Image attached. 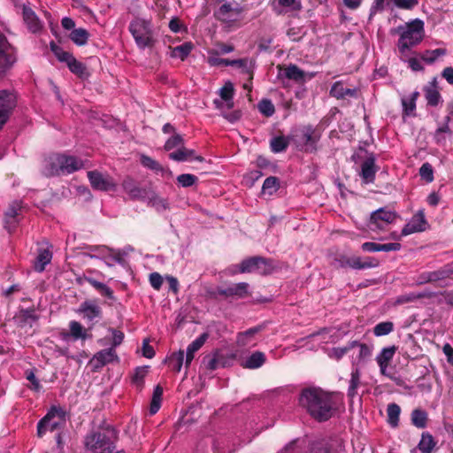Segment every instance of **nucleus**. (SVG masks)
I'll return each mask as SVG.
<instances>
[{"label":"nucleus","instance_id":"17","mask_svg":"<svg viewBox=\"0 0 453 453\" xmlns=\"http://www.w3.org/2000/svg\"><path fill=\"white\" fill-rule=\"evenodd\" d=\"M22 18L27 29L31 33H38L42 29V23L35 12L25 4L22 5Z\"/></svg>","mask_w":453,"mask_h":453},{"label":"nucleus","instance_id":"50","mask_svg":"<svg viewBox=\"0 0 453 453\" xmlns=\"http://www.w3.org/2000/svg\"><path fill=\"white\" fill-rule=\"evenodd\" d=\"M425 96L427 101V104L430 106H437L440 103L441 96L437 88H425Z\"/></svg>","mask_w":453,"mask_h":453},{"label":"nucleus","instance_id":"6","mask_svg":"<svg viewBox=\"0 0 453 453\" xmlns=\"http://www.w3.org/2000/svg\"><path fill=\"white\" fill-rule=\"evenodd\" d=\"M272 271V265L270 260L259 257H250L242 261L239 265V273H247L257 272L260 274L266 275Z\"/></svg>","mask_w":453,"mask_h":453},{"label":"nucleus","instance_id":"60","mask_svg":"<svg viewBox=\"0 0 453 453\" xmlns=\"http://www.w3.org/2000/svg\"><path fill=\"white\" fill-rule=\"evenodd\" d=\"M419 175L427 182H432L434 180L433 166L427 162L424 163L419 168Z\"/></svg>","mask_w":453,"mask_h":453},{"label":"nucleus","instance_id":"63","mask_svg":"<svg viewBox=\"0 0 453 453\" xmlns=\"http://www.w3.org/2000/svg\"><path fill=\"white\" fill-rule=\"evenodd\" d=\"M356 347L359 348V352H358V356H357L359 361H365L371 357L372 349L367 344L359 343L357 342V344L356 345Z\"/></svg>","mask_w":453,"mask_h":453},{"label":"nucleus","instance_id":"18","mask_svg":"<svg viewBox=\"0 0 453 453\" xmlns=\"http://www.w3.org/2000/svg\"><path fill=\"white\" fill-rule=\"evenodd\" d=\"M304 151L315 153L318 150L317 143L320 139V133L312 126H307L303 129Z\"/></svg>","mask_w":453,"mask_h":453},{"label":"nucleus","instance_id":"32","mask_svg":"<svg viewBox=\"0 0 453 453\" xmlns=\"http://www.w3.org/2000/svg\"><path fill=\"white\" fill-rule=\"evenodd\" d=\"M437 441L434 440V436L428 432H424L421 434L418 449L421 453H433Z\"/></svg>","mask_w":453,"mask_h":453},{"label":"nucleus","instance_id":"38","mask_svg":"<svg viewBox=\"0 0 453 453\" xmlns=\"http://www.w3.org/2000/svg\"><path fill=\"white\" fill-rule=\"evenodd\" d=\"M203 362L206 363V368L211 371H214L219 367H225L226 364L225 356L219 353H215L212 357H205Z\"/></svg>","mask_w":453,"mask_h":453},{"label":"nucleus","instance_id":"49","mask_svg":"<svg viewBox=\"0 0 453 453\" xmlns=\"http://www.w3.org/2000/svg\"><path fill=\"white\" fill-rule=\"evenodd\" d=\"M234 94V88L232 82L227 81L225 83V85L220 88L219 96L222 100L227 103V105L229 108L233 107V102L229 104L230 101H232Z\"/></svg>","mask_w":453,"mask_h":453},{"label":"nucleus","instance_id":"37","mask_svg":"<svg viewBox=\"0 0 453 453\" xmlns=\"http://www.w3.org/2000/svg\"><path fill=\"white\" fill-rule=\"evenodd\" d=\"M67 66L69 70L80 79H88L90 75L87 66L83 63L78 61L75 58L68 63Z\"/></svg>","mask_w":453,"mask_h":453},{"label":"nucleus","instance_id":"31","mask_svg":"<svg viewBox=\"0 0 453 453\" xmlns=\"http://www.w3.org/2000/svg\"><path fill=\"white\" fill-rule=\"evenodd\" d=\"M84 280L96 290H97L102 296L107 297L110 300H115L113 290L106 284L100 282L91 277H85Z\"/></svg>","mask_w":453,"mask_h":453},{"label":"nucleus","instance_id":"22","mask_svg":"<svg viewBox=\"0 0 453 453\" xmlns=\"http://www.w3.org/2000/svg\"><path fill=\"white\" fill-rule=\"evenodd\" d=\"M169 157L177 162H184V161H198L203 162L204 157L202 156L196 155V151L194 150L187 149L184 145L175 151H173L169 154Z\"/></svg>","mask_w":453,"mask_h":453},{"label":"nucleus","instance_id":"19","mask_svg":"<svg viewBox=\"0 0 453 453\" xmlns=\"http://www.w3.org/2000/svg\"><path fill=\"white\" fill-rule=\"evenodd\" d=\"M378 167L373 155L369 156L361 164L360 176L365 183H373Z\"/></svg>","mask_w":453,"mask_h":453},{"label":"nucleus","instance_id":"54","mask_svg":"<svg viewBox=\"0 0 453 453\" xmlns=\"http://www.w3.org/2000/svg\"><path fill=\"white\" fill-rule=\"evenodd\" d=\"M193 45L191 42H185L181 45L176 46L173 50V56L184 60L191 52Z\"/></svg>","mask_w":453,"mask_h":453},{"label":"nucleus","instance_id":"43","mask_svg":"<svg viewBox=\"0 0 453 453\" xmlns=\"http://www.w3.org/2000/svg\"><path fill=\"white\" fill-rule=\"evenodd\" d=\"M149 366L136 367L132 376V383L141 391L144 386V378L148 373Z\"/></svg>","mask_w":453,"mask_h":453},{"label":"nucleus","instance_id":"64","mask_svg":"<svg viewBox=\"0 0 453 453\" xmlns=\"http://www.w3.org/2000/svg\"><path fill=\"white\" fill-rule=\"evenodd\" d=\"M149 281L151 285V287L155 289V290H159L163 285V277L160 273H151L149 276Z\"/></svg>","mask_w":453,"mask_h":453},{"label":"nucleus","instance_id":"15","mask_svg":"<svg viewBox=\"0 0 453 453\" xmlns=\"http://www.w3.org/2000/svg\"><path fill=\"white\" fill-rule=\"evenodd\" d=\"M428 223L426 219L424 210H419L403 227L401 234L403 236H407L414 233L423 232L426 229Z\"/></svg>","mask_w":453,"mask_h":453},{"label":"nucleus","instance_id":"46","mask_svg":"<svg viewBox=\"0 0 453 453\" xmlns=\"http://www.w3.org/2000/svg\"><path fill=\"white\" fill-rule=\"evenodd\" d=\"M447 50L442 48H438L432 50H427L421 54L420 58L426 64H433L439 57L444 56Z\"/></svg>","mask_w":453,"mask_h":453},{"label":"nucleus","instance_id":"2","mask_svg":"<svg viewBox=\"0 0 453 453\" xmlns=\"http://www.w3.org/2000/svg\"><path fill=\"white\" fill-rule=\"evenodd\" d=\"M117 432L111 426L104 430L91 431L85 437L87 450L96 453H113L116 449Z\"/></svg>","mask_w":453,"mask_h":453},{"label":"nucleus","instance_id":"28","mask_svg":"<svg viewBox=\"0 0 453 453\" xmlns=\"http://www.w3.org/2000/svg\"><path fill=\"white\" fill-rule=\"evenodd\" d=\"M411 422L415 427L424 429L427 426L428 413L425 410L416 408L411 413Z\"/></svg>","mask_w":453,"mask_h":453},{"label":"nucleus","instance_id":"13","mask_svg":"<svg viewBox=\"0 0 453 453\" xmlns=\"http://www.w3.org/2000/svg\"><path fill=\"white\" fill-rule=\"evenodd\" d=\"M280 71L279 76H284L285 78L295 81L298 84H303L309 80H311L314 76L313 73H305L303 70L299 68L296 65L290 64L288 65H278Z\"/></svg>","mask_w":453,"mask_h":453},{"label":"nucleus","instance_id":"42","mask_svg":"<svg viewBox=\"0 0 453 453\" xmlns=\"http://www.w3.org/2000/svg\"><path fill=\"white\" fill-rule=\"evenodd\" d=\"M184 360V351L179 350L177 352H173L168 358L167 364L168 366L175 372H180L183 365Z\"/></svg>","mask_w":453,"mask_h":453},{"label":"nucleus","instance_id":"44","mask_svg":"<svg viewBox=\"0 0 453 453\" xmlns=\"http://www.w3.org/2000/svg\"><path fill=\"white\" fill-rule=\"evenodd\" d=\"M289 145V141L284 135L273 137L270 141V148L273 153H280L285 151Z\"/></svg>","mask_w":453,"mask_h":453},{"label":"nucleus","instance_id":"3","mask_svg":"<svg viewBox=\"0 0 453 453\" xmlns=\"http://www.w3.org/2000/svg\"><path fill=\"white\" fill-rule=\"evenodd\" d=\"M128 31L140 50L152 49L157 42L150 20L134 18L128 25Z\"/></svg>","mask_w":453,"mask_h":453},{"label":"nucleus","instance_id":"5","mask_svg":"<svg viewBox=\"0 0 453 453\" xmlns=\"http://www.w3.org/2000/svg\"><path fill=\"white\" fill-rule=\"evenodd\" d=\"M84 166L83 161L73 156L56 154L49 157L47 171L50 175L73 173Z\"/></svg>","mask_w":453,"mask_h":453},{"label":"nucleus","instance_id":"59","mask_svg":"<svg viewBox=\"0 0 453 453\" xmlns=\"http://www.w3.org/2000/svg\"><path fill=\"white\" fill-rule=\"evenodd\" d=\"M198 180V178L190 173H182L177 177L178 183L182 186L183 188H188L193 186L196 181Z\"/></svg>","mask_w":453,"mask_h":453},{"label":"nucleus","instance_id":"56","mask_svg":"<svg viewBox=\"0 0 453 453\" xmlns=\"http://www.w3.org/2000/svg\"><path fill=\"white\" fill-rule=\"evenodd\" d=\"M394 329V324L391 321H385L377 324L373 327V334L376 336L387 335Z\"/></svg>","mask_w":453,"mask_h":453},{"label":"nucleus","instance_id":"47","mask_svg":"<svg viewBox=\"0 0 453 453\" xmlns=\"http://www.w3.org/2000/svg\"><path fill=\"white\" fill-rule=\"evenodd\" d=\"M396 349L397 348L395 346L383 348L380 353L376 357L377 364H381L382 365L383 364L389 365L390 361L394 357Z\"/></svg>","mask_w":453,"mask_h":453},{"label":"nucleus","instance_id":"62","mask_svg":"<svg viewBox=\"0 0 453 453\" xmlns=\"http://www.w3.org/2000/svg\"><path fill=\"white\" fill-rule=\"evenodd\" d=\"M357 344V341H353L348 343L347 346L344 348H335L333 349L334 357L339 360L341 359L344 355H346L350 349L356 347Z\"/></svg>","mask_w":453,"mask_h":453},{"label":"nucleus","instance_id":"16","mask_svg":"<svg viewBox=\"0 0 453 453\" xmlns=\"http://www.w3.org/2000/svg\"><path fill=\"white\" fill-rule=\"evenodd\" d=\"M216 293L224 297L236 296L238 298H244L249 296V284L240 282L232 284L226 288L219 287L217 288Z\"/></svg>","mask_w":453,"mask_h":453},{"label":"nucleus","instance_id":"8","mask_svg":"<svg viewBox=\"0 0 453 453\" xmlns=\"http://www.w3.org/2000/svg\"><path fill=\"white\" fill-rule=\"evenodd\" d=\"M17 105L16 94L8 89L0 90V129L9 119Z\"/></svg>","mask_w":453,"mask_h":453},{"label":"nucleus","instance_id":"58","mask_svg":"<svg viewBox=\"0 0 453 453\" xmlns=\"http://www.w3.org/2000/svg\"><path fill=\"white\" fill-rule=\"evenodd\" d=\"M26 379L30 382V384L27 386L29 389L39 392L42 389V385L39 381V380L35 377V372L33 370H27L25 372Z\"/></svg>","mask_w":453,"mask_h":453},{"label":"nucleus","instance_id":"45","mask_svg":"<svg viewBox=\"0 0 453 453\" xmlns=\"http://www.w3.org/2000/svg\"><path fill=\"white\" fill-rule=\"evenodd\" d=\"M262 329L261 326H254L244 332H241L237 335V343L241 346H246L250 343V339Z\"/></svg>","mask_w":453,"mask_h":453},{"label":"nucleus","instance_id":"7","mask_svg":"<svg viewBox=\"0 0 453 453\" xmlns=\"http://www.w3.org/2000/svg\"><path fill=\"white\" fill-rule=\"evenodd\" d=\"M15 61V49L10 44L6 36L0 34V78L5 75Z\"/></svg>","mask_w":453,"mask_h":453},{"label":"nucleus","instance_id":"25","mask_svg":"<svg viewBox=\"0 0 453 453\" xmlns=\"http://www.w3.org/2000/svg\"><path fill=\"white\" fill-rule=\"evenodd\" d=\"M208 337L209 334L207 333H203L188 346L185 359L186 368L190 365L192 360L194 359L195 353L202 348Z\"/></svg>","mask_w":453,"mask_h":453},{"label":"nucleus","instance_id":"36","mask_svg":"<svg viewBox=\"0 0 453 453\" xmlns=\"http://www.w3.org/2000/svg\"><path fill=\"white\" fill-rule=\"evenodd\" d=\"M89 33L87 29L80 27L73 29L70 35V40L77 46H84L88 43Z\"/></svg>","mask_w":453,"mask_h":453},{"label":"nucleus","instance_id":"14","mask_svg":"<svg viewBox=\"0 0 453 453\" xmlns=\"http://www.w3.org/2000/svg\"><path fill=\"white\" fill-rule=\"evenodd\" d=\"M88 178L91 187L101 191H115L116 184L109 176H104L98 171L88 172Z\"/></svg>","mask_w":453,"mask_h":453},{"label":"nucleus","instance_id":"12","mask_svg":"<svg viewBox=\"0 0 453 453\" xmlns=\"http://www.w3.org/2000/svg\"><path fill=\"white\" fill-rule=\"evenodd\" d=\"M122 187L129 198L134 201H145L150 195V188L141 187L135 180L130 177H127L123 180Z\"/></svg>","mask_w":453,"mask_h":453},{"label":"nucleus","instance_id":"40","mask_svg":"<svg viewBox=\"0 0 453 453\" xmlns=\"http://www.w3.org/2000/svg\"><path fill=\"white\" fill-rule=\"evenodd\" d=\"M265 355L263 352L256 351L246 359L244 367L257 369L265 364Z\"/></svg>","mask_w":453,"mask_h":453},{"label":"nucleus","instance_id":"52","mask_svg":"<svg viewBox=\"0 0 453 453\" xmlns=\"http://www.w3.org/2000/svg\"><path fill=\"white\" fill-rule=\"evenodd\" d=\"M141 164L157 173L164 171V167L157 161L146 155L141 157Z\"/></svg>","mask_w":453,"mask_h":453},{"label":"nucleus","instance_id":"35","mask_svg":"<svg viewBox=\"0 0 453 453\" xmlns=\"http://www.w3.org/2000/svg\"><path fill=\"white\" fill-rule=\"evenodd\" d=\"M361 386V372L360 370L356 367L352 368L350 374L349 386L348 388V396L354 398L357 394V388Z\"/></svg>","mask_w":453,"mask_h":453},{"label":"nucleus","instance_id":"39","mask_svg":"<svg viewBox=\"0 0 453 453\" xmlns=\"http://www.w3.org/2000/svg\"><path fill=\"white\" fill-rule=\"evenodd\" d=\"M50 50L53 52L55 57L59 62L65 63L68 65V63L72 61L74 58L73 53L69 51L64 50L60 46H58L55 42L51 41L50 42Z\"/></svg>","mask_w":453,"mask_h":453},{"label":"nucleus","instance_id":"21","mask_svg":"<svg viewBox=\"0 0 453 453\" xmlns=\"http://www.w3.org/2000/svg\"><path fill=\"white\" fill-rule=\"evenodd\" d=\"M58 418L62 423L65 422V411L60 408L52 406L48 413L37 424V435L42 437L45 434V424L48 423L49 418Z\"/></svg>","mask_w":453,"mask_h":453},{"label":"nucleus","instance_id":"51","mask_svg":"<svg viewBox=\"0 0 453 453\" xmlns=\"http://www.w3.org/2000/svg\"><path fill=\"white\" fill-rule=\"evenodd\" d=\"M279 186V179L277 177L271 176L265 180L262 186V190L265 194L267 193L269 195H272L277 191Z\"/></svg>","mask_w":453,"mask_h":453},{"label":"nucleus","instance_id":"26","mask_svg":"<svg viewBox=\"0 0 453 453\" xmlns=\"http://www.w3.org/2000/svg\"><path fill=\"white\" fill-rule=\"evenodd\" d=\"M386 1L387 0H374L372 9L383 11ZM392 2L397 8L403 10H412L418 4V0H392Z\"/></svg>","mask_w":453,"mask_h":453},{"label":"nucleus","instance_id":"53","mask_svg":"<svg viewBox=\"0 0 453 453\" xmlns=\"http://www.w3.org/2000/svg\"><path fill=\"white\" fill-rule=\"evenodd\" d=\"M147 199L149 200V203L151 206L156 207L157 210H160V209L166 210L168 208L167 201L165 199L158 196L157 195H156L155 192H153L151 189H150V195H149V196H147Z\"/></svg>","mask_w":453,"mask_h":453},{"label":"nucleus","instance_id":"41","mask_svg":"<svg viewBox=\"0 0 453 453\" xmlns=\"http://www.w3.org/2000/svg\"><path fill=\"white\" fill-rule=\"evenodd\" d=\"M401 408L397 403H389L387 407L388 423L390 426L395 428L399 425V416Z\"/></svg>","mask_w":453,"mask_h":453},{"label":"nucleus","instance_id":"34","mask_svg":"<svg viewBox=\"0 0 453 453\" xmlns=\"http://www.w3.org/2000/svg\"><path fill=\"white\" fill-rule=\"evenodd\" d=\"M232 65L231 66H236L238 68H241L242 70L243 73H246L249 75V81L253 80L254 77V66L255 62L252 60H249L248 58H240V59H234L231 61Z\"/></svg>","mask_w":453,"mask_h":453},{"label":"nucleus","instance_id":"20","mask_svg":"<svg viewBox=\"0 0 453 453\" xmlns=\"http://www.w3.org/2000/svg\"><path fill=\"white\" fill-rule=\"evenodd\" d=\"M115 360H119L116 349H113V348H108L96 352L94 355L91 362L96 363L95 369H99L104 367L107 364L112 363Z\"/></svg>","mask_w":453,"mask_h":453},{"label":"nucleus","instance_id":"57","mask_svg":"<svg viewBox=\"0 0 453 453\" xmlns=\"http://www.w3.org/2000/svg\"><path fill=\"white\" fill-rule=\"evenodd\" d=\"M184 145V140L182 136L179 134H174L171 136L165 144V150H171L174 148H180Z\"/></svg>","mask_w":453,"mask_h":453},{"label":"nucleus","instance_id":"24","mask_svg":"<svg viewBox=\"0 0 453 453\" xmlns=\"http://www.w3.org/2000/svg\"><path fill=\"white\" fill-rule=\"evenodd\" d=\"M242 9L238 5L233 7L230 3H225L215 12L216 18L222 22H228L234 15H239Z\"/></svg>","mask_w":453,"mask_h":453},{"label":"nucleus","instance_id":"1","mask_svg":"<svg viewBox=\"0 0 453 453\" xmlns=\"http://www.w3.org/2000/svg\"><path fill=\"white\" fill-rule=\"evenodd\" d=\"M299 404L315 420H329L337 410V395L311 387L303 388L299 395Z\"/></svg>","mask_w":453,"mask_h":453},{"label":"nucleus","instance_id":"4","mask_svg":"<svg viewBox=\"0 0 453 453\" xmlns=\"http://www.w3.org/2000/svg\"><path fill=\"white\" fill-rule=\"evenodd\" d=\"M397 31L400 33L397 47L399 51L403 54L423 40L424 23L420 19H415L408 23L405 28L399 27Z\"/></svg>","mask_w":453,"mask_h":453},{"label":"nucleus","instance_id":"27","mask_svg":"<svg viewBox=\"0 0 453 453\" xmlns=\"http://www.w3.org/2000/svg\"><path fill=\"white\" fill-rule=\"evenodd\" d=\"M84 249L88 250V252L85 253L86 256L91 258H101L105 260L106 257L110 256V253L113 251L112 249L105 245H88Z\"/></svg>","mask_w":453,"mask_h":453},{"label":"nucleus","instance_id":"23","mask_svg":"<svg viewBox=\"0 0 453 453\" xmlns=\"http://www.w3.org/2000/svg\"><path fill=\"white\" fill-rule=\"evenodd\" d=\"M453 275V265H446L439 270L427 272L422 274V279L426 282H435L451 278Z\"/></svg>","mask_w":453,"mask_h":453},{"label":"nucleus","instance_id":"30","mask_svg":"<svg viewBox=\"0 0 453 453\" xmlns=\"http://www.w3.org/2000/svg\"><path fill=\"white\" fill-rule=\"evenodd\" d=\"M91 328L92 326H90L88 329H85L83 326L76 320H72L69 323L70 335L74 340H86L87 338H91L92 334H88V331Z\"/></svg>","mask_w":453,"mask_h":453},{"label":"nucleus","instance_id":"11","mask_svg":"<svg viewBox=\"0 0 453 453\" xmlns=\"http://www.w3.org/2000/svg\"><path fill=\"white\" fill-rule=\"evenodd\" d=\"M77 312L82 315L83 319L88 322L98 321L103 318V309L98 304L96 299H88L82 302Z\"/></svg>","mask_w":453,"mask_h":453},{"label":"nucleus","instance_id":"29","mask_svg":"<svg viewBox=\"0 0 453 453\" xmlns=\"http://www.w3.org/2000/svg\"><path fill=\"white\" fill-rule=\"evenodd\" d=\"M379 262L376 258L367 257L363 261L359 257H350L349 267L357 270L373 268L378 266Z\"/></svg>","mask_w":453,"mask_h":453},{"label":"nucleus","instance_id":"10","mask_svg":"<svg viewBox=\"0 0 453 453\" xmlns=\"http://www.w3.org/2000/svg\"><path fill=\"white\" fill-rule=\"evenodd\" d=\"M24 210L21 201L12 202L4 212V227L11 234L19 225Z\"/></svg>","mask_w":453,"mask_h":453},{"label":"nucleus","instance_id":"48","mask_svg":"<svg viewBox=\"0 0 453 453\" xmlns=\"http://www.w3.org/2000/svg\"><path fill=\"white\" fill-rule=\"evenodd\" d=\"M419 96V93L418 91H415L411 94V97L409 99L403 98L402 99V104L403 108V114L404 115H411L413 111L416 109V101Z\"/></svg>","mask_w":453,"mask_h":453},{"label":"nucleus","instance_id":"61","mask_svg":"<svg viewBox=\"0 0 453 453\" xmlns=\"http://www.w3.org/2000/svg\"><path fill=\"white\" fill-rule=\"evenodd\" d=\"M344 86L341 81H336L333 84L330 89V96L335 97L336 99H343L344 98Z\"/></svg>","mask_w":453,"mask_h":453},{"label":"nucleus","instance_id":"33","mask_svg":"<svg viewBox=\"0 0 453 453\" xmlns=\"http://www.w3.org/2000/svg\"><path fill=\"white\" fill-rule=\"evenodd\" d=\"M52 258L51 252L47 249L39 250L37 257L34 263V268L36 272L42 273L44 271L46 265H48Z\"/></svg>","mask_w":453,"mask_h":453},{"label":"nucleus","instance_id":"55","mask_svg":"<svg viewBox=\"0 0 453 453\" xmlns=\"http://www.w3.org/2000/svg\"><path fill=\"white\" fill-rule=\"evenodd\" d=\"M257 108L265 117H271L275 112V107L270 99H262L258 103Z\"/></svg>","mask_w":453,"mask_h":453},{"label":"nucleus","instance_id":"9","mask_svg":"<svg viewBox=\"0 0 453 453\" xmlns=\"http://www.w3.org/2000/svg\"><path fill=\"white\" fill-rule=\"evenodd\" d=\"M397 218L395 211L380 208L371 214L369 226L372 230H383L388 225L394 223Z\"/></svg>","mask_w":453,"mask_h":453}]
</instances>
